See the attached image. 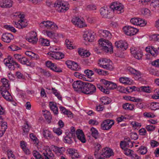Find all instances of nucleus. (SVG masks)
Here are the masks:
<instances>
[{
	"mask_svg": "<svg viewBox=\"0 0 159 159\" xmlns=\"http://www.w3.org/2000/svg\"><path fill=\"white\" fill-rule=\"evenodd\" d=\"M8 89H3L2 90H0L1 94L3 97L7 100L11 102L12 100V98L11 94L8 91Z\"/></svg>",
	"mask_w": 159,
	"mask_h": 159,
	"instance_id": "nucleus-14",
	"label": "nucleus"
},
{
	"mask_svg": "<svg viewBox=\"0 0 159 159\" xmlns=\"http://www.w3.org/2000/svg\"><path fill=\"white\" fill-rule=\"evenodd\" d=\"M151 8L158 9L159 8V1L158 0H153L150 4Z\"/></svg>",
	"mask_w": 159,
	"mask_h": 159,
	"instance_id": "nucleus-33",
	"label": "nucleus"
},
{
	"mask_svg": "<svg viewBox=\"0 0 159 159\" xmlns=\"http://www.w3.org/2000/svg\"><path fill=\"white\" fill-rule=\"evenodd\" d=\"M53 131L58 136L61 134L62 133V130L59 128L56 129L54 128Z\"/></svg>",
	"mask_w": 159,
	"mask_h": 159,
	"instance_id": "nucleus-62",
	"label": "nucleus"
},
{
	"mask_svg": "<svg viewBox=\"0 0 159 159\" xmlns=\"http://www.w3.org/2000/svg\"><path fill=\"white\" fill-rule=\"evenodd\" d=\"M155 126L153 125H148L146 126V129L148 131H152L155 130Z\"/></svg>",
	"mask_w": 159,
	"mask_h": 159,
	"instance_id": "nucleus-60",
	"label": "nucleus"
},
{
	"mask_svg": "<svg viewBox=\"0 0 159 159\" xmlns=\"http://www.w3.org/2000/svg\"><path fill=\"white\" fill-rule=\"evenodd\" d=\"M13 36L11 33H6L2 34V40L7 43H9L11 42V40L12 39Z\"/></svg>",
	"mask_w": 159,
	"mask_h": 159,
	"instance_id": "nucleus-17",
	"label": "nucleus"
},
{
	"mask_svg": "<svg viewBox=\"0 0 159 159\" xmlns=\"http://www.w3.org/2000/svg\"><path fill=\"white\" fill-rule=\"evenodd\" d=\"M114 123L113 120H106L101 124V128L103 130H108L111 129Z\"/></svg>",
	"mask_w": 159,
	"mask_h": 159,
	"instance_id": "nucleus-8",
	"label": "nucleus"
},
{
	"mask_svg": "<svg viewBox=\"0 0 159 159\" xmlns=\"http://www.w3.org/2000/svg\"><path fill=\"white\" fill-rule=\"evenodd\" d=\"M40 72L43 74L44 76L47 77H49L50 76V74L49 71L42 69V68L40 69Z\"/></svg>",
	"mask_w": 159,
	"mask_h": 159,
	"instance_id": "nucleus-54",
	"label": "nucleus"
},
{
	"mask_svg": "<svg viewBox=\"0 0 159 159\" xmlns=\"http://www.w3.org/2000/svg\"><path fill=\"white\" fill-rule=\"evenodd\" d=\"M39 41L43 46H48L49 45V41L47 39L41 38L39 39Z\"/></svg>",
	"mask_w": 159,
	"mask_h": 159,
	"instance_id": "nucleus-36",
	"label": "nucleus"
},
{
	"mask_svg": "<svg viewBox=\"0 0 159 159\" xmlns=\"http://www.w3.org/2000/svg\"><path fill=\"white\" fill-rule=\"evenodd\" d=\"M54 7L60 12H65L67 11L70 7L68 3L64 0H57L54 3Z\"/></svg>",
	"mask_w": 159,
	"mask_h": 159,
	"instance_id": "nucleus-1",
	"label": "nucleus"
},
{
	"mask_svg": "<svg viewBox=\"0 0 159 159\" xmlns=\"http://www.w3.org/2000/svg\"><path fill=\"white\" fill-rule=\"evenodd\" d=\"M23 129L24 132L25 133H28L30 130V126L28 123V122H26L25 125L23 127Z\"/></svg>",
	"mask_w": 159,
	"mask_h": 159,
	"instance_id": "nucleus-46",
	"label": "nucleus"
},
{
	"mask_svg": "<svg viewBox=\"0 0 159 159\" xmlns=\"http://www.w3.org/2000/svg\"><path fill=\"white\" fill-rule=\"evenodd\" d=\"M110 8L113 11L118 14H120L124 11L123 6L122 4L118 2H114L111 3Z\"/></svg>",
	"mask_w": 159,
	"mask_h": 159,
	"instance_id": "nucleus-4",
	"label": "nucleus"
},
{
	"mask_svg": "<svg viewBox=\"0 0 159 159\" xmlns=\"http://www.w3.org/2000/svg\"><path fill=\"white\" fill-rule=\"evenodd\" d=\"M101 148V146L100 144H97L95 147V150L94 152V155L96 158H98V152Z\"/></svg>",
	"mask_w": 159,
	"mask_h": 159,
	"instance_id": "nucleus-41",
	"label": "nucleus"
},
{
	"mask_svg": "<svg viewBox=\"0 0 159 159\" xmlns=\"http://www.w3.org/2000/svg\"><path fill=\"white\" fill-rule=\"evenodd\" d=\"M97 9L96 6L93 4H89L86 7V9L88 10L93 11L96 10Z\"/></svg>",
	"mask_w": 159,
	"mask_h": 159,
	"instance_id": "nucleus-44",
	"label": "nucleus"
},
{
	"mask_svg": "<svg viewBox=\"0 0 159 159\" xmlns=\"http://www.w3.org/2000/svg\"><path fill=\"white\" fill-rule=\"evenodd\" d=\"M120 81L125 84H130L132 83V81H131L129 78L127 77H121L119 79Z\"/></svg>",
	"mask_w": 159,
	"mask_h": 159,
	"instance_id": "nucleus-28",
	"label": "nucleus"
},
{
	"mask_svg": "<svg viewBox=\"0 0 159 159\" xmlns=\"http://www.w3.org/2000/svg\"><path fill=\"white\" fill-rule=\"evenodd\" d=\"M103 68L111 71L114 70V67L112 61L109 60Z\"/></svg>",
	"mask_w": 159,
	"mask_h": 159,
	"instance_id": "nucleus-30",
	"label": "nucleus"
},
{
	"mask_svg": "<svg viewBox=\"0 0 159 159\" xmlns=\"http://www.w3.org/2000/svg\"><path fill=\"white\" fill-rule=\"evenodd\" d=\"M128 44L127 43L122 41H119L116 42L115 43V46L118 48L121 49L123 50H125L128 48Z\"/></svg>",
	"mask_w": 159,
	"mask_h": 159,
	"instance_id": "nucleus-15",
	"label": "nucleus"
},
{
	"mask_svg": "<svg viewBox=\"0 0 159 159\" xmlns=\"http://www.w3.org/2000/svg\"><path fill=\"white\" fill-rule=\"evenodd\" d=\"M46 66L51 70L57 72H62L61 69L57 67V66L53 63H52L50 61H48L46 62Z\"/></svg>",
	"mask_w": 159,
	"mask_h": 159,
	"instance_id": "nucleus-12",
	"label": "nucleus"
},
{
	"mask_svg": "<svg viewBox=\"0 0 159 159\" xmlns=\"http://www.w3.org/2000/svg\"><path fill=\"white\" fill-rule=\"evenodd\" d=\"M112 152H113L111 149L106 148L102 150V153L100 155H102L104 157L108 158L110 157L111 156Z\"/></svg>",
	"mask_w": 159,
	"mask_h": 159,
	"instance_id": "nucleus-22",
	"label": "nucleus"
},
{
	"mask_svg": "<svg viewBox=\"0 0 159 159\" xmlns=\"http://www.w3.org/2000/svg\"><path fill=\"white\" fill-rule=\"evenodd\" d=\"M43 115L47 122L50 123L52 119V116L49 112L47 111L46 113H44Z\"/></svg>",
	"mask_w": 159,
	"mask_h": 159,
	"instance_id": "nucleus-37",
	"label": "nucleus"
},
{
	"mask_svg": "<svg viewBox=\"0 0 159 159\" xmlns=\"http://www.w3.org/2000/svg\"><path fill=\"white\" fill-rule=\"evenodd\" d=\"M70 69L73 70H78L80 69V67L77 63L73 61Z\"/></svg>",
	"mask_w": 159,
	"mask_h": 159,
	"instance_id": "nucleus-39",
	"label": "nucleus"
},
{
	"mask_svg": "<svg viewBox=\"0 0 159 159\" xmlns=\"http://www.w3.org/2000/svg\"><path fill=\"white\" fill-rule=\"evenodd\" d=\"M46 34L50 38L56 39V40H54V41L56 42H57V40L58 39L59 35L57 34H55L54 33H52L51 32L49 31H47Z\"/></svg>",
	"mask_w": 159,
	"mask_h": 159,
	"instance_id": "nucleus-27",
	"label": "nucleus"
},
{
	"mask_svg": "<svg viewBox=\"0 0 159 159\" xmlns=\"http://www.w3.org/2000/svg\"><path fill=\"white\" fill-rule=\"evenodd\" d=\"M125 154L126 155H129L130 156H131L132 154L134 152V151L133 150L127 148L125 149Z\"/></svg>",
	"mask_w": 159,
	"mask_h": 159,
	"instance_id": "nucleus-59",
	"label": "nucleus"
},
{
	"mask_svg": "<svg viewBox=\"0 0 159 159\" xmlns=\"http://www.w3.org/2000/svg\"><path fill=\"white\" fill-rule=\"evenodd\" d=\"M139 152L141 154L143 155L145 154L147 151V148L146 147L142 146L139 148Z\"/></svg>",
	"mask_w": 159,
	"mask_h": 159,
	"instance_id": "nucleus-42",
	"label": "nucleus"
},
{
	"mask_svg": "<svg viewBox=\"0 0 159 159\" xmlns=\"http://www.w3.org/2000/svg\"><path fill=\"white\" fill-rule=\"evenodd\" d=\"M134 106L132 104L128 103H125L123 104L122 105L123 108L126 110H132L134 109Z\"/></svg>",
	"mask_w": 159,
	"mask_h": 159,
	"instance_id": "nucleus-31",
	"label": "nucleus"
},
{
	"mask_svg": "<svg viewBox=\"0 0 159 159\" xmlns=\"http://www.w3.org/2000/svg\"><path fill=\"white\" fill-rule=\"evenodd\" d=\"M20 62L23 65H26L32 67L35 66V64L33 62H30L28 59L25 57H23L21 58Z\"/></svg>",
	"mask_w": 159,
	"mask_h": 159,
	"instance_id": "nucleus-19",
	"label": "nucleus"
},
{
	"mask_svg": "<svg viewBox=\"0 0 159 159\" xmlns=\"http://www.w3.org/2000/svg\"><path fill=\"white\" fill-rule=\"evenodd\" d=\"M88 123L92 125H96L99 124V122L96 120L92 119L90 120Z\"/></svg>",
	"mask_w": 159,
	"mask_h": 159,
	"instance_id": "nucleus-53",
	"label": "nucleus"
},
{
	"mask_svg": "<svg viewBox=\"0 0 159 159\" xmlns=\"http://www.w3.org/2000/svg\"><path fill=\"white\" fill-rule=\"evenodd\" d=\"M55 151L57 153H62V152L65 151V148L63 147L58 148L57 147H55Z\"/></svg>",
	"mask_w": 159,
	"mask_h": 159,
	"instance_id": "nucleus-56",
	"label": "nucleus"
},
{
	"mask_svg": "<svg viewBox=\"0 0 159 159\" xmlns=\"http://www.w3.org/2000/svg\"><path fill=\"white\" fill-rule=\"evenodd\" d=\"M130 51L131 54L134 58L138 60H140L142 58L143 54L141 50H138L135 48H131Z\"/></svg>",
	"mask_w": 159,
	"mask_h": 159,
	"instance_id": "nucleus-11",
	"label": "nucleus"
},
{
	"mask_svg": "<svg viewBox=\"0 0 159 159\" xmlns=\"http://www.w3.org/2000/svg\"><path fill=\"white\" fill-rule=\"evenodd\" d=\"M84 73L89 78H90V76L93 75L94 74L93 71L89 70H85L84 71Z\"/></svg>",
	"mask_w": 159,
	"mask_h": 159,
	"instance_id": "nucleus-55",
	"label": "nucleus"
},
{
	"mask_svg": "<svg viewBox=\"0 0 159 159\" xmlns=\"http://www.w3.org/2000/svg\"><path fill=\"white\" fill-rule=\"evenodd\" d=\"M4 28L7 30H10L11 31L14 32L15 33L16 32V30H15V28L12 27L10 25H6L4 26Z\"/></svg>",
	"mask_w": 159,
	"mask_h": 159,
	"instance_id": "nucleus-48",
	"label": "nucleus"
},
{
	"mask_svg": "<svg viewBox=\"0 0 159 159\" xmlns=\"http://www.w3.org/2000/svg\"><path fill=\"white\" fill-rule=\"evenodd\" d=\"M151 40L159 41V35L153 34L150 37Z\"/></svg>",
	"mask_w": 159,
	"mask_h": 159,
	"instance_id": "nucleus-51",
	"label": "nucleus"
},
{
	"mask_svg": "<svg viewBox=\"0 0 159 159\" xmlns=\"http://www.w3.org/2000/svg\"><path fill=\"white\" fill-rule=\"evenodd\" d=\"M45 159H53L54 155L50 149L47 150L43 153Z\"/></svg>",
	"mask_w": 159,
	"mask_h": 159,
	"instance_id": "nucleus-25",
	"label": "nucleus"
},
{
	"mask_svg": "<svg viewBox=\"0 0 159 159\" xmlns=\"http://www.w3.org/2000/svg\"><path fill=\"white\" fill-rule=\"evenodd\" d=\"M101 100L104 105L108 104L111 102L110 98L106 97H103L101 99Z\"/></svg>",
	"mask_w": 159,
	"mask_h": 159,
	"instance_id": "nucleus-35",
	"label": "nucleus"
},
{
	"mask_svg": "<svg viewBox=\"0 0 159 159\" xmlns=\"http://www.w3.org/2000/svg\"><path fill=\"white\" fill-rule=\"evenodd\" d=\"M139 18H132L130 21L131 23L134 25H138L139 22Z\"/></svg>",
	"mask_w": 159,
	"mask_h": 159,
	"instance_id": "nucleus-52",
	"label": "nucleus"
},
{
	"mask_svg": "<svg viewBox=\"0 0 159 159\" xmlns=\"http://www.w3.org/2000/svg\"><path fill=\"white\" fill-rule=\"evenodd\" d=\"M66 136L65 137L64 142L68 144H71L73 143V139H75V136L70 135V134H68V132L66 133Z\"/></svg>",
	"mask_w": 159,
	"mask_h": 159,
	"instance_id": "nucleus-24",
	"label": "nucleus"
},
{
	"mask_svg": "<svg viewBox=\"0 0 159 159\" xmlns=\"http://www.w3.org/2000/svg\"><path fill=\"white\" fill-rule=\"evenodd\" d=\"M99 43L102 47V49L105 52H113V48L111 43L108 40L101 39L99 40Z\"/></svg>",
	"mask_w": 159,
	"mask_h": 159,
	"instance_id": "nucleus-2",
	"label": "nucleus"
},
{
	"mask_svg": "<svg viewBox=\"0 0 159 159\" xmlns=\"http://www.w3.org/2000/svg\"><path fill=\"white\" fill-rule=\"evenodd\" d=\"M82 93L86 94H92L96 91L95 86L89 83L85 82Z\"/></svg>",
	"mask_w": 159,
	"mask_h": 159,
	"instance_id": "nucleus-3",
	"label": "nucleus"
},
{
	"mask_svg": "<svg viewBox=\"0 0 159 159\" xmlns=\"http://www.w3.org/2000/svg\"><path fill=\"white\" fill-rule=\"evenodd\" d=\"M84 20H81L78 17H75L72 19L71 22L74 25L79 28H82L87 26L84 21Z\"/></svg>",
	"mask_w": 159,
	"mask_h": 159,
	"instance_id": "nucleus-10",
	"label": "nucleus"
},
{
	"mask_svg": "<svg viewBox=\"0 0 159 159\" xmlns=\"http://www.w3.org/2000/svg\"><path fill=\"white\" fill-rule=\"evenodd\" d=\"M39 26L42 28H46L51 29H57L58 27L57 25L50 21L46 20L42 22L39 24Z\"/></svg>",
	"mask_w": 159,
	"mask_h": 159,
	"instance_id": "nucleus-5",
	"label": "nucleus"
},
{
	"mask_svg": "<svg viewBox=\"0 0 159 159\" xmlns=\"http://www.w3.org/2000/svg\"><path fill=\"white\" fill-rule=\"evenodd\" d=\"M1 82L2 83V85L0 87V90H2L4 89H9V85L8 84V80L6 79L3 78L1 80Z\"/></svg>",
	"mask_w": 159,
	"mask_h": 159,
	"instance_id": "nucleus-23",
	"label": "nucleus"
},
{
	"mask_svg": "<svg viewBox=\"0 0 159 159\" xmlns=\"http://www.w3.org/2000/svg\"><path fill=\"white\" fill-rule=\"evenodd\" d=\"M65 43L67 46V47L69 49H73L74 48L73 46H72V42L70 41L68 39H66L65 41Z\"/></svg>",
	"mask_w": 159,
	"mask_h": 159,
	"instance_id": "nucleus-50",
	"label": "nucleus"
},
{
	"mask_svg": "<svg viewBox=\"0 0 159 159\" xmlns=\"http://www.w3.org/2000/svg\"><path fill=\"white\" fill-rule=\"evenodd\" d=\"M134 75V77L136 80H139L141 78V74L140 72L138 70H136Z\"/></svg>",
	"mask_w": 159,
	"mask_h": 159,
	"instance_id": "nucleus-47",
	"label": "nucleus"
},
{
	"mask_svg": "<svg viewBox=\"0 0 159 159\" xmlns=\"http://www.w3.org/2000/svg\"><path fill=\"white\" fill-rule=\"evenodd\" d=\"M131 124L132 125L133 127L135 129H136L137 127L140 128L141 126L140 123H138L135 121L132 122Z\"/></svg>",
	"mask_w": 159,
	"mask_h": 159,
	"instance_id": "nucleus-58",
	"label": "nucleus"
},
{
	"mask_svg": "<svg viewBox=\"0 0 159 159\" xmlns=\"http://www.w3.org/2000/svg\"><path fill=\"white\" fill-rule=\"evenodd\" d=\"M109 60H107L106 58L99 59L98 64L100 67L103 68Z\"/></svg>",
	"mask_w": 159,
	"mask_h": 159,
	"instance_id": "nucleus-29",
	"label": "nucleus"
},
{
	"mask_svg": "<svg viewBox=\"0 0 159 159\" xmlns=\"http://www.w3.org/2000/svg\"><path fill=\"white\" fill-rule=\"evenodd\" d=\"M57 49H55V55H56V59H61L64 57V54L60 52L56 51Z\"/></svg>",
	"mask_w": 159,
	"mask_h": 159,
	"instance_id": "nucleus-38",
	"label": "nucleus"
},
{
	"mask_svg": "<svg viewBox=\"0 0 159 159\" xmlns=\"http://www.w3.org/2000/svg\"><path fill=\"white\" fill-rule=\"evenodd\" d=\"M117 87V85L116 84L110 82L108 85L107 86V88L109 89H112L116 88Z\"/></svg>",
	"mask_w": 159,
	"mask_h": 159,
	"instance_id": "nucleus-43",
	"label": "nucleus"
},
{
	"mask_svg": "<svg viewBox=\"0 0 159 159\" xmlns=\"http://www.w3.org/2000/svg\"><path fill=\"white\" fill-rule=\"evenodd\" d=\"M1 123L2 124L1 125V129L5 131L6 129L7 128V123L6 122H2Z\"/></svg>",
	"mask_w": 159,
	"mask_h": 159,
	"instance_id": "nucleus-61",
	"label": "nucleus"
},
{
	"mask_svg": "<svg viewBox=\"0 0 159 159\" xmlns=\"http://www.w3.org/2000/svg\"><path fill=\"white\" fill-rule=\"evenodd\" d=\"M150 108L152 110L155 111L159 109V103L153 102L151 103L150 106Z\"/></svg>",
	"mask_w": 159,
	"mask_h": 159,
	"instance_id": "nucleus-34",
	"label": "nucleus"
},
{
	"mask_svg": "<svg viewBox=\"0 0 159 159\" xmlns=\"http://www.w3.org/2000/svg\"><path fill=\"white\" fill-rule=\"evenodd\" d=\"M20 22L21 26V29L25 27L28 25L27 21L25 20H22Z\"/></svg>",
	"mask_w": 159,
	"mask_h": 159,
	"instance_id": "nucleus-63",
	"label": "nucleus"
},
{
	"mask_svg": "<svg viewBox=\"0 0 159 159\" xmlns=\"http://www.w3.org/2000/svg\"><path fill=\"white\" fill-rule=\"evenodd\" d=\"M38 40L37 38H36V35L34 36L30 37L28 39V41L30 43H37Z\"/></svg>",
	"mask_w": 159,
	"mask_h": 159,
	"instance_id": "nucleus-45",
	"label": "nucleus"
},
{
	"mask_svg": "<svg viewBox=\"0 0 159 159\" xmlns=\"http://www.w3.org/2000/svg\"><path fill=\"white\" fill-rule=\"evenodd\" d=\"M49 107L51 110L53 111L55 115L58 114V108L57 106V103L53 102H49Z\"/></svg>",
	"mask_w": 159,
	"mask_h": 159,
	"instance_id": "nucleus-20",
	"label": "nucleus"
},
{
	"mask_svg": "<svg viewBox=\"0 0 159 159\" xmlns=\"http://www.w3.org/2000/svg\"><path fill=\"white\" fill-rule=\"evenodd\" d=\"M8 0H0V7L3 8L10 7L12 6V2H10Z\"/></svg>",
	"mask_w": 159,
	"mask_h": 159,
	"instance_id": "nucleus-21",
	"label": "nucleus"
},
{
	"mask_svg": "<svg viewBox=\"0 0 159 159\" xmlns=\"http://www.w3.org/2000/svg\"><path fill=\"white\" fill-rule=\"evenodd\" d=\"M33 154L36 159H43L42 156L36 151L34 150L33 152Z\"/></svg>",
	"mask_w": 159,
	"mask_h": 159,
	"instance_id": "nucleus-40",
	"label": "nucleus"
},
{
	"mask_svg": "<svg viewBox=\"0 0 159 159\" xmlns=\"http://www.w3.org/2000/svg\"><path fill=\"white\" fill-rule=\"evenodd\" d=\"M130 138L132 139L136 140L138 138V136L136 133L132 132L130 134Z\"/></svg>",
	"mask_w": 159,
	"mask_h": 159,
	"instance_id": "nucleus-57",
	"label": "nucleus"
},
{
	"mask_svg": "<svg viewBox=\"0 0 159 159\" xmlns=\"http://www.w3.org/2000/svg\"><path fill=\"white\" fill-rule=\"evenodd\" d=\"M85 83L80 80L74 81L72 84L73 87L75 90L82 93Z\"/></svg>",
	"mask_w": 159,
	"mask_h": 159,
	"instance_id": "nucleus-9",
	"label": "nucleus"
},
{
	"mask_svg": "<svg viewBox=\"0 0 159 159\" xmlns=\"http://www.w3.org/2000/svg\"><path fill=\"white\" fill-rule=\"evenodd\" d=\"M90 131L91 132L92 136L95 139H97L98 137V130L93 127H92L90 129Z\"/></svg>",
	"mask_w": 159,
	"mask_h": 159,
	"instance_id": "nucleus-32",
	"label": "nucleus"
},
{
	"mask_svg": "<svg viewBox=\"0 0 159 159\" xmlns=\"http://www.w3.org/2000/svg\"><path fill=\"white\" fill-rule=\"evenodd\" d=\"M117 90L121 93H125L126 92V90L124 87L121 86H119L117 87Z\"/></svg>",
	"mask_w": 159,
	"mask_h": 159,
	"instance_id": "nucleus-64",
	"label": "nucleus"
},
{
	"mask_svg": "<svg viewBox=\"0 0 159 159\" xmlns=\"http://www.w3.org/2000/svg\"><path fill=\"white\" fill-rule=\"evenodd\" d=\"M140 92H144L146 93H149L150 89L149 86H143L140 87Z\"/></svg>",
	"mask_w": 159,
	"mask_h": 159,
	"instance_id": "nucleus-49",
	"label": "nucleus"
},
{
	"mask_svg": "<svg viewBox=\"0 0 159 159\" xmlns=\"http://www.w3.org/2000/svg\"><path fill=\"white\" fill-rule=\"evenodd\" d=\"M43 134L44 137L46 139L54 140V136L51 134L50 131L47 130H43Z\"/></svg>",
	"mask_w": 159,
	"mask_h": 159,
	"instance_id": "nucleus-26",
	"label": "nucleus"
},
{
	"mask_svg": "<svg viewBox=\"0 0 159 159\" xmlns=\"http://www.w3.org/2000/svg\"><path fill=\"white\" fill-rule=\"evenodd\" d=\"M123 30L125 34L130 36L135 34L139 31L138 29L130 26H125Z\"/></svg>",
	"mask_w": 159,
	"mask_h": 159,
	"instance_id": "nucleus-6",
	"label": "nucleus"
},
{
	"mask_svg": "<svg viewBox=\"0 0 159 159\" xmlns=\"http://www.w3.org/2000/svg\"><path fill=\"white\" fill-rule=\"evenodd\" d=\"M83 36L84 39L88 42H93L94 39V33H92L91 32H85Z\"/></svg>",
	"mask_w": 159,
	"mask_h": 159,
	"instance_id": "nucleus-13",
	"label": "nucleus"
},
{
	"mask_svg": "<svg viewBox=\"0 0 159 159\" xmlns=\"http://www.w3.org/2000/svg\"><path fill=\"white\" fill-rule=\"evenodd\" d=\"M100 11V14L103 17L111 18L113 16L112 11L111 10H108L107 7L101 8Z\"/></svg>",
	"mask_w": 159,
	"mask_h": 159,
	"instance_id": "nucleus-7",
	"label": "nucleus"
},
{
	"mask_svg": "<svg viewBox=\"0 0 159 159\" xmlns=\"http://www.w3.org/2000/svg\"><path fill=\"white\" fill-rule=\"evenodd\" d=\"M76 135L78 139L82 143L85 142L86 139L84 135L82 130L80 129H78L76 131Z\"/></svg>",
	"mask_w": 159,
	"mask_h": 159,
	"instance_id": "nucleus-18",
	"label": "nucleus"
},
{
	"mask_svg": "<svg viewBox=\"0 0 159 159\" xmlns=\"http://www.w3.org/2000/svg\"><path fill=\"white\" fill-rule=\"evenodd\" d=\"M100 36L101 38H105L107 39H111V35L110 32L106 30H100L99 31Z\"/></svg>",
	"mask_w": 159,
	"mask_h": 159,
	"instance_id": "nucleus-16",
	"label": "nucleus"
}]
</instances>
